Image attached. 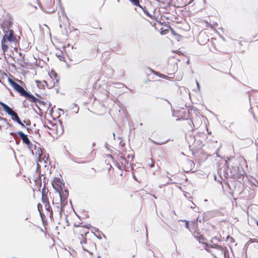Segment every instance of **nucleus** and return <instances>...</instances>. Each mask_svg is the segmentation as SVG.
<instances>
[{"label": "nucleus", "mask_w": 258, "mask_h": 258, "mask_svg": "<svg viewBox=\"0 0 258 258\" xmlns=\"http://www.w3.org/2000/svg\"><path fill=\"white\" fill-rule=\"evenodd\" d=\"M10 135H11V136H15V135H16V134H15L14 133L11 132V133H10Z\"/></svg>", "instance_id": "c9c22d12"}, {"label": "nucleus", "mask_w": 258, "mask_h": 258, "mask_svg": "<svg viewBox=\"0 0 258 258\" xmlns=\"http://www.w3.org/2000/svg\"><path fill=\"white\" fill-rule=\"evenodd\" d=\"M151 167H153V165L152 164V165H151L150 166Z\"/></svg>", "instance_id": "a18cd8bd"}, {"label": "nucleus", "mask_w": 258, "mask_h": 258, "mask_svg": "<svg viewBox=\"0 0 258 258\" xmlns=\"http://www.w3.org/2000/svg\"><path fill=\"white\" fill-rule=\"evenodd\" d=\"M205 249L216 258L226 257L227 251L226 247H223L216 244H213L212 245L207 244Z\"/></svg>", "instance_id": "f03ea898"}, {"label": "nucleus", "mask_w": 258, "mask_h": 258, "mask_svg": "<svg viewBox=\"0 0 258 258\" xmlns=\"http://www.w3.org/2000/svg\"><path fill=\"white\" fill-rule=\"evenodd\" d=\"M36 83H37V86H39V84H41V85L43 87H44L45 86L47 85V83L46 81H43V82H41L39 81H36Z\"/></svg>", "instance_id": "aec40b11"}, {"label": "nucleus", "mask_w": 258, "mask_h": 258, "mask_svg": "<svg viewBox=\"0 0 258 258\" xmlns=\"http://www.w3.org/2000/svg\"><path fill=\"white\" fill-rule=\"evenodd\" d=\"M113 136L114 137V138L115 137V134L114 133H113Z\"/></svg>", "instance_id": "79ce46f5"}, {"label": "nucleus", "mask_w": 258, "mask_h": 258, "mask_svg": "<svg viewBox=\"0 0 258 258\" xmlns=\"http://www.w3.org/2000/svg\"><path fill=\"white\" fill-rule=\"evenodd\" d=\"M133 5L137 7H141L140 0H128Z\"/></svg>", "instance_id": "a211bd4d"}, {"label": "nucleus", "mask_w": 258, "mask_h": 258, "mask_svg": "<svg viewBox=\"0 0 258 258\" xmlns=\"http://www.w3.org/2000/svg\"><path fill=\"white\" fill-rule=\"evenodd\" d=\"M60 202H59L60 204H61V207H62V209L65 206V205L68 203L67 199L64 198H59Z\"/></svg>", "instance_id": "f3484780"}, {"label": "nucleus", "mask_w": 258, "mask_h": 258, "mask_svg": "<svg viewBox=\"0 0 258 258\" xmlns=\"http://www.w3.org/2000/svg\"><path fill=\"white\" fill-rule=\"evenodd\" d=\"M49 159V155H48L46 157V160H45V163H47V161H48Z\"/></svg>", "instance_id": "2f4dec72"}, {"label": "nucleus", "mask_w": 258, "mask_h": 258, "mask_svg": "<svg viewBox=\"0 0 258 258\" xmlns=\"http://www.w3.org/2000/svg\"><path fill=\"white\" fill-rule=\"evenodd\" d=\"M257 92H258V91H257Z\"/></svg>", "instance_id": "09e8293b"}, {"label": "nucleus", "mask_w": 258, "mask_h": 258, "mask_svg": "<svg viewBox=\"0 0 258 258\" xmlns=\"http://www.w3.org/2000/svg\"><path fill=\"white\" fill-rule=\"evenodd\" d=\"M167 141H165V142H161V143H159V142H156L155 141H153V142L155 144H156V145H163V144H164L165 143H166Z\"/></svg>", "instance_id": "393cba45"}, {"label": "nucleus", "mask_w": 258, "mask_h": 258, "mask_svg": "<svg viewBox=\"0 0 258 258\" xmlns=\"http://www.w3.org/2000/svg\"><path fill=\"white\" fill-rule=\"evenodd\" d=\"M140 8H141L143 12L145 13V14H146L147 16H148L149 17H150V18L151 19H153L154 18V16H152V15H151L149 12L146 9V7H143L141 5V7H139Z\"/></svg>", "instance_id": "4468645a"}, {"label": "nucleus", "mask_w": 258, "mask_h": 258, "mask_svg": "<svg viewBox=\"0 0 258 258\" xmlns=\"http://www.w3.org/2000/svg\"><path fill=\"white\" fill-rule=\"evenodd\" d=\"M196 84H197V87L198 88V89L199 90L200 89V85L197 81H196Z\"/></svg>", "instance_id": "72a5a7b5"}, {"label": "nucleus", "mask_w": 258, "mask_h": 258, "mask_svg": "<svg viewBox=\"0 0 258 258\" xmlns=\"http://www.w3.org/2000/svg\"><path fill=\"white\" fill-rule=\"evenodd\" d=\"M160 78H166L167 77L165 75H163V74H158V75Z\"/></svg>", "instance_id": "bb28decb"}, {"label": "nucleus", "mask_w": 258, "mask_h": 258, "mask_svg": "<svg viewBox=\"0 0 258 258\" xmlns=\"http://www.w3.org/2000/svg\"><path fill=\"white\" fill-rule=\"evenodd\" d=\"M203 35V34H200V36H202Z\"/></svg>", "instance_id": "c03bdc74"}, {"label": "nucleus", "mask_w": 258, "mask_h": 258, "mask_svg": "<svg viewBox=\"0 0 258 258\" xmlns=\"http://www.w3.org/2000/svg\"><path fill=\"white\" fill-rule=\"evenodd\" d=\"M8 82L17 92H18L22 96L25 97L30 102L33 103L38 102L39 104L43 103V101L37 98L29 92L25 90L23 87L16 83L12 79L9 78Z\"/></svg>", "instance_id": "f257e3e1"}, {"label": "nucleus", "mask_w": 258, "mask_h": 258, "mask_svg": "<svg viewBox=\"0 0 258 258\" xmlns=\"http://www.w3.org/2000/svg\"><path fill=\"white\" fill-rule=\"evenodd\" d=\"M37 102L35 103V106H36V107H37L38 109L40 110L39 106L38 105V104H37ZM38 104H39L38 102Z\"/></svg>", "instance_id": "473e14b6"}, {"label": "nucleus", "mask_w": 258, "mask_h": 258, "mask_svg": "<svg viewBox=\"0 0 258 258\" xmlns=\"http://www.w3.org/2000/svg\"><path fill=\"white\" fill-rule=\"evenodd\" d=\"M58 192L59 198L67 199L69 195V191L67 189L63 190L62 188H60V190L58 189V190H56Z\"/></svg>", "instance_id": "6e6552de"}, {"label": "nucleus", "mask_w": 258, "mask_h": 258, "mask_svg": "<svg viewBox=\"0 0 258 258\" xmlns=\"http://www.w3.org/2000/svg\"><path fill=\"white\" fill-rule=\"evenodd\" d=\"M183 221H185V227L187 229L189 228V224H188V222L186 221V220H183Z\"/></svg>", "instance_id": "cd10ccee"}, {"label": "nucleus", "mask_w": 258, "mask_h": 258, "mask_svg": "<svg viewBox=\"0 0 258 258\" xmlns=\"http://www.w3.org/2000/svg\"><path fill=\"white\" fill-rule=\"evenodd\" d=\"M192 204H193V205H192V206H191V208H194V206H195V205L193 203H192Z\"/></svg>", "instance_id": "ea45409f"}, {"label": "nucleus", "mask_w": 258, "mask_h": 258, "mask_svg": "<svg viewBox=\"0 0 258 258\" xmlns=\"http://www.w3.org/2000/svg\"><path fill=\"white\" fill-rule=\"evenodd\" d=\"M10 115L11 116L12 119L13 120L16 121V122L19 121V117L18 116L17 113L15 111H14Z\"/></svg>", "instance_id": "dca6fc26"}, {"label": "nucleus", "mask_w": 258, "mask_h": 258, "mask_svg": "<svg viewBox=\"0 0 258 258\" xmlns=\"http://www.w3.org/2000/svg\"><path fill=\"white\" fill-rule=\"evenodd\" d=\"M7 43V41L4 38H2L1 41L2 48L4 53L7 51L8 49V45Z\"/></svg>", "instance_id": "9b49d317"}, {"label": "nucleus", "mask_w": 258, "mask_h": 258, "mask_svg": "<svg viewBox=\"0 0 258 258\" xmlns=\"http://www.w3.org/2000/svg\"><path fill=\"white\" fill-rule=\"evenodd\" d=\"M23 122L26 123V125H30V120L26 121V120H24Z\"/></svg>", "instance_id": "c756f323"}, {"label": "nucleus", "mask_w": 258, "mask_h": 258, "mask_svg": "<svg viewBox=\"0 0 258 258\" xmlns=\"http://www.w3.org/2000/svg\"><path fill=\"white\" fill-rule=\"evenodd\" d=\"M56 56L59 58L60 61H64V56L62 54H56Z\"/></svg>", "instance_id": "5701e85b"}, {"label": "nucleus", "mask_w": 258, "mask_h": 258, "mask_svg": "<svg viewBox=\"0 0 258 258\" xmlns=\"http://www.w3.org/2000/svg\"><path fill=\"white\" fill-rule=\"evenodd\" d=\"M44 207H45V209L48 212H49V214H50V217L51 218H52L53 217V210H52V207L50 206L49 203L48 204H46L45 205H44Z\"/></svg>", "instance_id": "ddd939ff"}, {"label": "nucleus", "mask_w": 258, "mask_h": 258, "mask_svg": "<svg viewBox=\"0 0 258 258\" xmlns=\"http://www.w3.org/2000/svg\"><path fill=\"white\" fill-rule=\"evenodd\" d=\"M198 240H199V242H201L200 239H198Z\"/></svg>", "instance_id": "de8ad7c7"}, {"label": "nucleus", "mask_w": 258, "mask_h": 258, "mask_svg": "<svg viewBox=\"0 0 258 258\" xmlns=\"http://www.w3.org/2000/svg\"><path fill=\"white\" fill-rule=\"evenodd\" d=\"M36 96H38V97H40V96L39 95H38V94H36Z\"/></svg>", "instance_id": "a19ab883"}, {"label": "nucleus", "mask_w": 258, "mask_h": 258, "mask_svg": "<svg viewBox=\"0 0 258 258\" xmlns=\"http://www.w3.org/2000/svg\"><path fill=\"white\" fill-rule=\"evenodd\" d=\"M192 204H193V205H192V206H191V208H194V206H195V205L193 203H192Z\"/></svg>", "instance_id": "4c0bfd02"}, {"label": "nucleus", "mask_w": 258, "mask_h": 258, "mask_svg": "<svg viewBox=\"0 0 258 258\" xmlns=\"http://www.w3.org/2000/svg\"><path fill=\"white\" fill-rule=\"evenodd\" d=\"M19 55L20 56V57H22V56H24L25 57V55L24 54H23L21 52H20L19 53Z\"/></svg>", "instance_id": "f704fd0d"}, {"label": "nucleus", "mask_w": 258, "mask_h": 258, "mask_svg": "<svg viewBox=\"0 0 258 258\" xmlns=\"http://www.w3.org/2000/svg\"><path fill=\"white\" fill-rule=\"evenodd\" d=\"M19 125H20L22 127H25V125L23 124V123L20 120V119L19 120V121H17V122Z\"/></svg>", "instance_id": "a878e982"}, {"label": "nucleus", "mask_w": 258, "mask_h": 258, "mask_svg": "<svg viewBox=\"0 0 258 258\" xmlns=\"http://www.w3.org/2000/svg\"><path fill=\"white\" fill-rule=\"evenodd\" d=\"M53 212L56 216H61L62 212L63 211L62 207H61V204L59 202L54 203L53 202V207L52 208Z\"/></svg>", "instance_id": "20e7f679"}, {"label": "nucleus", "mask_w": 258, "mask_h": 258, "mask_svg": "<svg viewBox=\"0 0 258 258\" xmlns=\"http://www.w3.org/2000/svg\"><path fill=\"white\" fill-rule=\"evenodd\" d=\"M12 24V22H9V26L11 25ZM4 35L3 36V38H4L6 41H8L10 43H14L16 46V44L17 43V40L15 36L14 32L13 30L10 29V28L8 27L7 30H4Z\"/></svg>", "instance_id": "7ed1b4c3"}, {"label": "nucleus", "mask_w": 258, "mask_h": 258, "mask_svg": "<svg viewBox=\"0 0 258 258\" xmlns=\"http://www.w3.org/2000/svg\"><path fill=\"white\" fill-rule=\"evenodd\" d=\"M42 10L45 12V13H51L52 12H53V10H52V8H49L48 10H46L45 9H44V8H42Z\"/></svg>", "instance_id": "b1692460"}, {"label": "nucleus", "mask_w": 258, "mask_h": 258, "mask_svg": "<svg viewBox=\"0 0 258 258\" xmlns=\"http://www.w3.org/2000/svg\"><path fill=\"white\" fill-rule=\"evenodd\" d=\"M17 134L19 135L21 139L22 140L23 143L25 144L26 145L30 144V141L27 135H25L21 131L18 132Z\"/></svg>", "instance_id": "0eeeda50"}, {"label": "nucleus", "mask_w": 258, "mask_h": 258, "mask_svg": "<svg viewBox=\"0 0 258 258\" xmlns=\"http://www.w3.org/2000/svg\"><path fill=\"white\" fill-rule=\"evenodd\" d=\"M62 182L59 178H55L52 182L53 187L56 190L61 188Z\"/></svg>", "instance_id": "423d86ee"}, {"label": "nucleus", "mask_w": 258, "mask_h": 258, "mask_svg": "<svg viewBox=\"0 0 258 258\" xmlns=\"http://www.w3.org/2000/svg\"><path fill=\"white\" fill-rule=\"evenodd\" d=\"M0 105H2L4 110L10 115L14 111L11 108L4 102L0 101Z\"/></svg>", "instance_id": "1a4fd4ad"}, {"label": "nucleus", "mask_w": 258, "mask_h": 258, "mask_svg": "<svg viewBox=\"0 0 258 258\" xmlns=\"http://www.w3.org/2000/svg\"><path fill=\"white\" fill-rule=\"evenodd\" d=\"M151 71L152 73L153 74H154V75H156L158 76V74H159V73H158V72H156V71H154V70H151Z\"/></svg>", "instance_id": "c85d7f7f"}, {"label": "nucleus", "mask_w": 258, "mask_h": 258, "mask_svg": "<svg viewBox=\"0 0 258 258\" xmlns=\"http://www.w3.org/2000/svg\"><path fill=\"white\" fill-rule=\"evenodd\" d=\"M252 93H251L249 94V100H250V97L252 96Z\"/></svg>", "instance_id": "e433bc0d"}, {"label": "nucleus", "mask_w": 258, "mask_h": 258, "mask_svg": "<svg viewBox=\"0 0 258 258\" xmlns=\"http://www.w3.org/2000/svg\"><path fill=\"white\" fill-rule=\"evenodd\" d=\"M119 161L121 162L122 164H123V162H124V164H128V161L123 156H120L119 157Z\"/></svg>", "instance_id": "4be33fe9"}, {"label": "nucleus", "mask_w": 258, "mask_h": 258, "mask_svg": "<svg viewBox=\"0 0 258 258\" xmlns=\"http://www.w3.org/2000/svg\"><path fill=\"white\" fill-rule=\"evenodd\" d=\"M26 130L28 133H30V132L32 131V130L31 128H29L28 127L26 128Z\"/></svg>", "instance_id": "7c9ffc66"}, {"label": "nucleus", "mask_w": 258, "mask_h": 258, "mask_svg": "<svg viewBox=\"0 0 258 258\" xmlns=\"http://www.w3.org/2000/svg\"><path fill=\"white\" fill-rule=\"evenodd\" d=\"M192 204H193V205H192V206H191V208H194V206H195V205L193 203H192Z\"/></svg>", "instance_id": "58836bf2"}, {"label": "nucleus", "mask_w": 258, "mask_h": 258, "mask_svg": "<svg viewBox=\"0 0 258 258\" xmlns=\"http://www.w3.org/2000/svg\"><path fill=\"white\" fill-rule=\"evenodd\" d=\"M36 150L35 154L36 155H38L39 159L41 158V156L42 154V149L40 147H36V149H35Z\"/></svg>", "instance_id": "2eb2a0df"}, {"label": "nucleus", "mask_w": 258, "mask_h": 258, "mask_svg": "<svg viewBox=\"0 0 258 258\" xmlns=\"http://www.w3.org/2000/svg\"><path fill=\"white\" fill-rule=\"evenodd\" d=\"M74 105L77 106V104L76 103H74Z\"/></svg>", "instance_id": "37998d69"}, {"label": "nucleus", "mask_w": 258, "mask_h": 258, "mask_svg": "<svg viewBox=\"0 0 258 258\" xmlns=\"http://www.w3.org/2000/svg\"><path fill=\"white\" fill-rule=\"evenodd\" d=\"M245 172L242 169H240L239 171L234 175L233 177L234 179H236L238 181L241 183L243 182V178L244 177Z\"/></svg>", "instance_id": "39448f33"}, {"label": "nucleus", "mask_w": 258, "mask_h": 258, "mask_svg": "<svg viewBox=\"0 0 258 258\" xmlns=\"http://www.w3.org/2000/svg\"><path fill=\"white\" fill-rule=\"evenodd\" d=\"M17 60L19 62V64L21 65V66L23 67V65L22 63H24L25 62L24 56H22V57L18 58Z\"/></svg>", "instance_id": "412c9836"}, {"label": "nucleus", "mask_w": 258, "mask_h": 258, "mask_svg": "<svg viewBox=\"0 0 258 258\" xmlns=\"http://www.w3.org/2000/svg\"><path fill=\"white\" fill-rule=\"evenodd\" d=\"M45 188L43 189L42 192V202L44 205L49 203L48 198L45 195Z\"/></svg>", "instance_id": "9d476101"}, {"label": "nucleus", "mask_w": 258, "mask_h": 258, "mask_svg": "<svg viewBox=\"0 0 258 258\" xmlns=\"http://www.w3.org/2000/svg\"><path fill=\"white\" fill-rule=\"evenodd\" d=\"M27 145L28 147L29 148V149L31 150L32 154L33 155H34V153L33 149L34 148V149H36V146L35 145L32 144L31 142H30V144Z\"/></svg>", "instance_id": "6ab92c4d"}, {"label": "nucleus", "mask_w": 258, "mask_h": 258, "mask_svg": "<svg viewBox=\"0 0 258 258\" xmlns=\"http://www.w3.org/2000/svg\"><path fill=\"white\" fill-rule=\"evenodd\" d=\"M240 169L238 166H232L230 168V176L234 177V175L236 174Z\"/></svg>", "instance_id": "f8f14e48"}, {"label": "nucleus", "mask_w": 258, "mask_h": 258, "mask_svg": "<svg viewBox=\"0 0 258 258\" xmlns=\"http://www.w3.org/2000/svg\"><path fill=\"white\" fill-rule=\"evenodd\" d=\"M256 225H257V226L258 227V221L256 222Z\"/></svg>", "instance_id": "49530a36"}]
</instances>
